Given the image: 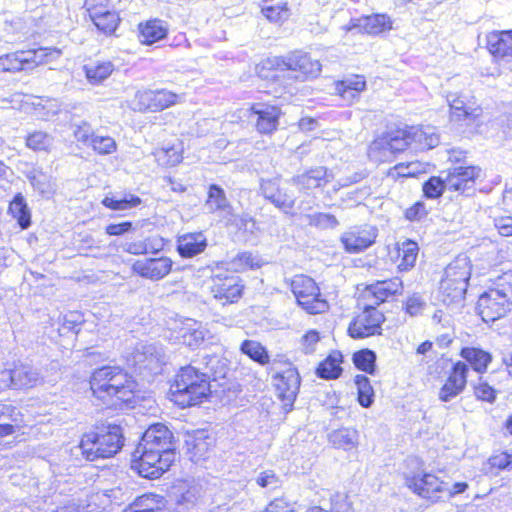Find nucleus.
Returning a JSON list of instances; mask_svg holds the SVG:
<instances>
[{"label":"nucleus","instance_id":"1","mask_svg":"<svg viewBox=\"0 0 512 512\" xmlns=\"http://www.w3.org/2000/svg\"><path fill=\"white\" fill-rule=\"evenodd\" d=\"M89 383L93 396L108 408H134L140 399L138 383L120 366L96 368Z\"/></svg>","mask_w":512,"mask_h":512},{"label":"nucleus","instance_id":"2","mask_svg":"<svg viewBox=\"0 0 512 512\" xmlns=\"http://www.w3.org/2000/svg\"><path fill=\"white\" fill-rule=\"evenodd\" d=\"M210 376L194 364L182 367L170 387L172 400L182 408L198 405L210 395Z\"/></svg>","mask_w":512,"mask_h":512},{"label":"nucleus","instance_id":"3","mask_svg":"<svg viewBox=\"0 0 512 512\" xmlns=\"http://www.w3.org/2000/svg\"><path fill=\"white\" fill-rule=\"evenodd\" d=\"M477 309L486 323L495 322L507 315L512 309V270L506 271L495 279L478 298Z\"/></svg>","mask_w":512,"mask_h":512},{"label":"nucleus","instance_id":"4","mask_svg":"<svg viewBox=\"0 0 512 512\" xmlns=\"http://www.w3.org/2000/svg\"><path fill=\"white\" fill-rule=\"evenodd\" d=\"M124 444L122 428L117 424H102L85 433L77 447L88 461L109 458L118 453Z\"/></svg>","mask_w":512,"mask_h":512},{"label":"nucleus","instance_id":"5","mask_svg":"<svg viewBox=\"0 0 512 512\" xmlns=\"http://www.w3.org/2000/svg\"><path fill=\"white\" fill-rule=\"evenodd\" d=\"M175 461V447L172 439H168L166 445H148L147 449L142 448L138 443L133 453L132 468L137 473L148 479L160 478Z\"/></svg>","mask_w":512,"mask_h":512},{"label":"nucleus","instance_id":"6","mask_svg":"<svg viewBox=\"0 0 512 512\" xmlns=\"http://www.w3.org/2000/svg\"><path fill=\"white\" fill-rule=\"evenodd\" d=\"M471 265L467 256H458L446 268L440 282L442 301L446 305L461 303L466 295Z\"/></svg>","mask_w":512,"mask_h":512},{"label":"nucleus","instance_id":"7","mask_svg":"<svg viewBox=\"0 0 512 512\" xmlns=\"http://www.w3.org/2000/svg\"><path fill=\"white\" fill-rule=\"evenodd\" d=\"M61 55V49L55 47H39L4 54L0 56V73L30 70L39 65L53 62Z\"/></svg>","mask_w":512,"mask_h":512},{"label":"nucleus","instance_id":"8","mask_svg":"<svg viewBox=\"0 0 512 512\" xmlns=\"http://www.w3.org/2000/svg\"><path fill=\"white\" fill-rule=\"evenodd\" d=\"M414 470L405 472V485L417 496L434 504L443 501V483L435 474L425 471L418 459H411Z\"/></svg>","mask_w":512,"mask_h":512},{"label":"nucleus","instance_id":"9","mask_svg":"<svg viewBox=\"0 0 512 512\" xmlns=\"http://www.w3.org/2000/svg\"><path fill=\"white\" fill-rule=\"evenodd\" d=\"M291 291L298 305L309 314H320L329 309L316 282L308 276L296 275L291 281Z\"/></svg>","mask_w":512,"mask_h":512},{"label":"nucleus","instance_id":"10","mask_svg":"<svg viewBox=\"0 0 512 512\" xmlns=\"http://www.w3.org/2000/svg\"><path fill=\"white\" fill-rule=\"evenodd\" d=\"M385 322L383 311L377 308L372 302L366 304L363 310L350 322L348 334L354 339L380 335L382 324Z\"/></svg>","mask_w":512,"mask_h":512},{"label":"nucleus","instance_id":"11","mask_svg":"<svg viewBox=\"0 0 512 512\" xmlns=\"http://www.w3.org/2000/svg\"><path fill=\"white\" fill-rule=\"evenodd\" d=\"M404 135L401 129H397L376 138L368 148L370 160L378 163L391 161L396 153L406 149Z\"/></svg>","mask_w":512,"mask_h":512},{"label":"nucleus","instance_id":"12","mask_svg":"<svg viewBox=\"0 0 512 512\" xmlns=\"http://www.w3.org/2000/svg\"><path fill=\"white\" fill-rule=\"evenodd\" d=\"M277 66L281 71H290L295 75L289 78L304 81L308 78H316L321 72V64L318 60H314L309 54L302 51H295L277 61Z\"/></svg>","mask_w":512,"mask_h":512},{"label":"nucleus","instance_id":"13","mask_svg":"<svg viewBox=\"0 0 512 512\" xmlns=\"http://www.w3.org/2000/svg\"><path fill=\"white\" fill-rule=\"evenodd\" d=\"M132 362L140 374L156 375L162 371L166 357L162 346L156 343H140L132 354Z\"/></svg>","mask_w":512,"mask_h":512},{"label":"nucleus","instance_id":"14","mask_svg":"<svg viewBox=\"0 0 512 512\" xmlns=\"http://www.w3.org/2000/svg\"><path fill=\"white\" fill-rule=\"evenodd\" d=\"M273 381L277 395L283 403L284 411L286 413L290 412L293 409L301 383L297 368L289 365L286 370L276 373L273 376Z\"/></svg>","mask_w":512,"mask_h":512},{"label":"nucleus","instance_id":"15","mask_svg":"<svg viewBox=\"0 0 512 512\" xmlns=\"http://www.w3.org/2000/svg\"><path fill=\"white\" fill-rule=\"evenodd\" d=\"M447 101L450 107V122L460 128L476 124L482 115V108L466 101L463 96L449 94Z\"/></svg>","mask_w":512,"mask_h":512},{"label":"nucleus","instance_id":"16","mask_svg":"<svg viewBox=\"0 0 512 512\" xmlns=\"http://www.w3.org/2000/svg\"><path fill=\"white\" fill-rule=\"evenodd\" d=\"M244 284L235 274H217L213 277L211 292L222 305L233 304L243 295Z\"/></svg>","mask_w":512,"mask_h":512},{"label":"nucleus","instance_id":"17","mask_svg":"<svg viewBox=\"0 0 512 512\" xmlns=\"http://www.w3.org/2000/svg\"><path fill=\"white\" fill-rule=\"evenodd\" d=\"M378 229L372 225L353 226L345 231L340 241L348 253H360L371 247L377 238Z\"/></svg>","mask_w":512,"mask_h":512},{"label":"nucleus","instance_id":"18","mask_svg":"<svg viewBox=\"0 0 512 512\" xmlns=\"http://www.w3.org/2000/svg\"><path fill=\"white\" fill-rule=\"evenodd\" d=\"M468 372L469 367L465 362L453 363L445 383L439 390L438 399L442 402H450L463 393L467 386Z\"/></svg>","mask_w":512,"mask_h":512},{"label":"nucleus","instance_id":"19","mask_svg":"<svg viewBox=\"0 0 512 512\" xmlns=\"http://www.w3.org/2000/svg\"><path fill=\"white\" fill-rule=\"evenodd\" d=\"M405 134L406 149L415 151L430 150L438 146L440 137L433 126H410L401 129Z\"/></svg>","mask_w":512,"mask_h":512},{"label":"nucleus","instance_id":"20","mask_svg":"<svg viewBox=\"0 0 512 512\" xmlns=\"http://www.w3.org/2000/svg\"><path fill=\"white\" fill-rule=\"evenodd\" d=\"M281 114L280 107L276 105L256 103L251 107L250 119L260 134L270 135L277 130Z\"/></svg>","mask_w":512,"mask_h":512},{"label":"nucleus","instance_id":"21","mask_svg":"<svg viewBox=\"0 0 512 512\" xmlns=\"http://www.w3.org/2000/svg\"><path fill=\"white\" fill-rule=\"evenodd\" d=\"M1 381L4 386L13 389L31 388L40 381L39 371L29 364H20L13 369L1 371Z\"/></svg>","mask_w":512,"mask_h":512},{"label":"nucleus","instance_id":"22","mask_svg":"<svg viewBox=\"0 0 512 512\" xmlns=\"http://www.w3.org/2000/svg\"><path fill=\"white\" fill-rule=\"evenodd\" d=\"M481 169L476 166H458L449 171L445 181L448 190L458 191L467 196L474 193L475 180Z\"/></svg>","mask_w":512,"mask_h":512},{"label":"nucleus","instance_id":"23","mask_svg":"<svg viewBox=\"0 0 512 512\" xmlns=\"http://www.w3.org/2000/svg\"><path fill=\"white\" fill-rule=\"evenodd\" d=\"M332 179L333 175L328 172L326 167L317 166L295 175L290 181L298 188L299 192L308 195L312 190L324 187Z\"/></svg>","mask_w":512,"mask_h":512},{"label":"nucleus","instance_id":"24","mask_svg":"<svg viewBox=\"0 0 512 512\" xmlns=\"http://www.w3.org/2000/svg\"><path fill=\"white\" fill-rule=\"evenodd\" d=\"M260 189L263 197L277 208L287 212L295 205V196L281 187L279 178L262 179Z\"/></svg>","mask_w":512,"mask_h":512},{"label":"nucleus","instance_id":"25","mask_svg":"<svg viewBox=\"0 0 512 512\" xmlns=\"http://www.w3.org/2000/svg\"><path fill=\"white\" fill-rule=\"evenodd\" d=\"M172 265L173 262L170 258L161 256L137 260L132 268L141 277L157 281L169 274Z\"/></svg>","mask_w":512,"mask_h":512},{"label":"nucleus","instance_id":"26","mask_svg":"<svg viewBox=\"0 0 512 512\" xmlns=\"http://www.w3.org/2000/svg\"><path fill=\"white\" fill-rule=\"evenodd\" d=\"M358 28L367 34L378 35L392 28L391 18L386 14H372L351 19L348 30Z\"/></svg>","mask_w":512,"mask_h":512},{"label":"nucleus","instance_id":"27","mask_svg":"<svg viewBox=\"0 0 512 512\" xmlns=\"http://www.w3.org/2000/svg\"><path fill=\"white\" fill-rule=\"evenodd\" d=\"M207 238L202 232L186 233L177 239V252L183 258H192L204 252Z\"/></svg>","mask_w":512,"mask_h":512},{"label":"nucleus","instance_id":"28","mask_svg":"<svg viewBox=\"0 0 512 512\" xmlns=\"http://www.w3.org/2000/svg\"><path fill=\"white\" fill-rule=\"evenodd\" d=\"M89 16L97 29L106 35L113 34L120 22L118 14L102 6L88 8Z\"/></svg>","mask_w":512,"mask_h":512},{"label":"nucleus","instance_id":"29","mask_svg":"<svg viewBox=\"0 0 512 512\" xmlns=\"http://www.w3.org/2000/svg\"><path fill=\"white\" fill-rule=\"evenodd\" d=\"M487 48L496 58H512V30L489 33L487 36Z\"/></svg>","mask_w":512,"mask_h":512},{"label":"nucleus","instance_id":"30","mask_svg":"<svg viewBox=\"0 0 512 512\" xmlns=\"http://www.w3.org/2000/svg\"><path fill=\"white\" fill-rule=\"evenodd\" d=\"M369 291L374 299L372 303L379 306L387 298L397 294H402L403 282L399 277L378 281L369 286Z\"/></svg>","mask_w":512,"mask_h":512},{"label":"nucleus","instance_id":"31","mask_svg":"<svg viewBox=\"0 0 512 512\" xmlns=\"http://www.w3.org/2000/svg\"><path fill=\"white\" fill-rule=\"evenodd\" d=\"M477 373L483 374L487 371L488 365L492 362L490 352L479 347H463L459 354Z\"/></svg>","mask_w":512,"mask_h":512},{"label":"nucleus","instance_id":"32","mask_svg":"<svg viewBox=\"0 0 512 512\" xmlns=\"http://www.w3.org/2000/svg\"><path fill=\"white\" fill-rule=\"evenodd\" d=\"M205 334L206 331L202 328L201 323L188 319L180 328L178 338L184 345L196 348L204 342Z\"/></svg>","mask_w":512,"mask_h":512},{"label":"nucleus","instance_id":"33","mask_svg":"<svg viewBox=\"0 0 512 512\" xmlns=\"http://www.w3.org/2000/svg\"><path fill=\"white\" fill-rule=\"evenodd\" d=\"M343 355L340 351H332L316 369V375L321 379H337L342 374L341 363Z\"/></svg>","mask_w":512,"mask_h":512},{"label":"nucleus","instance_id":"34","mask_svg":"<svg viewBox=\"0 0 512 512\" xmlns=\"http://www.w3.org/2000/svg\"><path fill=\"white\" fill-rule=\"evenodd\" d=\"M188 450L198 459L205 457L208 451L214 446V438L205 430H197L188 436L185 441Z\"/></svg>","mask_w":512,"mask_h":512},{"label":"nucleus","instance_id":"35","mask_svg":"<svg viewBox=\"0 0 512 512\" xmlns=\"http://www.w3.org/2000/svg\"><path fill=\"white\" fill-rule=\"evenodd\" d=\"M397 253L399 258L398 269L401 272H406L415 266L419 254V246L417 242L406 239L401 243H397Z\"/></svg>","mask_w":512,"mask_h":512},{"label":"nucleus","instance_id":"36","mask_svg":"<svg viewBox=\"0 0 512 512\" xmlns=\"http://www.w3.org/2000/svg\"><path fill=\"white\" fill-rule=\"evenodd\" d=\"M90 84L98 85L111 76L115 66L111 61H93L83 67Z\"/></svg>","mask_w":512,"mask_h":512},{"label":"nucleus","instance_id":"37","mask_svg":"<svg viewBox=\"0 0 512 512\" xmlns=\"http://www.w3.org/2000/svg\"><path fill=\"white\" fill-rule=\"evenodd\" d=\"M205 206L210 212H222L230 214L232 207L226 194L219 185L211 184L208 188V197Z\"/></svg>","mask_w":512,"mask_h":512},{"label":"nucleus","instance_id":"38","mask_svg":"<svg viewBox=\"0 0 512 512\" xmlns=\"http://www.w3.org/2000/svg\"><path fill=\"white\" fill-rule=\"evenodd\" d=\"M168 439H173L172 432L162 423L151 425L144 433L139 443H142V448L147 449L148 445L157 444L166 445Z\"/></svg>","mask_w":512,"mask_h":512},{"label":"nucleus","instance_id":"39","mask_svg":"<svg viewBox=\"0 0 512 512\" xmlns=\"http://www.w3.org/2000/svg\"><path fill=\"white\" fill-rule=\"evenodd\" d=\"M8 212L17 220L21 229H27L31 225V213L24 196L17 193L9 204Z\"/></svg>","mask_w":512,"mask_h":512},{"label":"nucleus","instance_id":"40","mask_svg":"<svg viewBox=\"0 0 512 512\" xmlns=\"http://www.w3.org/2000/svg\"><path fill=\"white\" fill-rule=\"evenodd\" d=\"M358 440V431L352 428L337 429L329 435V441L333 447L345 451L355 448L358 444Z\"/></svg>","mask_w":512,"mask_h":512},{"label":"nucleus","instance_id":"41","mask_svg":"<svg viewBox=\"0 0 512 512\" xmlns=\"http://www.w3.org/2000/svg\"><path fill=\"white\" fill-rule=\"evenodd\" d=\"M141 42L151 45L159 40H162L167 35V29L163 22L158 19L150 20L144 25L139 26Z\"/></svg>","mask_w":512,"mask_h":512},{"label":"nucleus","instance_id":"42","mask_svg":"<svg viewBox=\"0 0 512 512\" xmlns=\"http://www.w3.org/2000/svg\"><path fill=\"white\" fill-rule=\"evenodd\" d=\"M199 365H204V370L202 372H207L210 376V379L217 380L220 378H224L227 372V362L226 359L220 357L216 354H206L202 356L201 361L198 363Z\"/></svg>","mask_w":512,"mask_h":512},{"label":"nucleus","instance_id":"43","mask_svg":"<svg viewBox=\"0 0 512 512\" xmlns=\"http://www.w3.org/2000/svg\"><path fill=\"white\" fill-rule=\"evenodd\" d=\"M242 354L248 356L254 362L264 366L269 363L270 356L267 349L258 341L244 340L240 345Z\"/></svg>","mask_w":512,"mask_h":512},{"label":"nucleus","instance_id":"44","mask_svg":"<svg viewBox=\"0 0 512 512\" xmlns=\"http://www.w3.org/2000/svg\"><path fill=\"white\" fill-rule=\"evenodd\" d=\"M262 13L270 22L275 23L283 22L290 16V10L287 3L283 0H272L270 2H266L262 7Z\"/></svg>","mask_w":512,"mask_h":512},{"label":"nucleus","instance_id":"45","mask_svg":"<svg viewBox=\"0 0 512 512\" xmlns=\"http://www.w3.org/2000/svg\"><path fill=\"white\" fill-rule=\"evenodd\" d=\"M132 504L142 512H163L166 500L161 495L148 493L136 498Z\"/></svg>","mask_w":512,"mask_h":512},{"label":"nucleus","instance_id":"46","mask_svg":"<svg viewBox=\"0 0 512 512\" xmlns=\"http://www.w3.org/2000/svg\"><path fill=\"white\" fill-rule=\"evenodd\" d=\"M376 353L370 349H362L353 354L352 360L355 367L368 374H374L376 370Z\"/></svg>","mask_w":512,"mask_h":512},{"label":"nucleus","instance_id":"47","mask_svg":"<svg viewBox=\"0 0 512 512\" xmlns=\"http://www.w3.org/2000/svg\"><path fill=\"white\" fill-rule=\"evenodd\" d=\"M355 384L357 386L359 404L364 408L370 407L374 402V390L369 378L365 375H357L355 377Z\"/></svg>","mask_w":512,"mask_h":512},{"label":"nucleus","instance_id":"48","mask_svg":"<svg viewBox=\"0 0 512 512\" xmlns=\"http://www.w3.org/2000/svg\"><path fill=\"white\" fill-rule=\"evenodd\" d=\"M53 144V137L44 131H34L26 137V145L34 151H47Z\"/></svg>","mask_w":512,"mask_h":512},{"label":"nucleus","instance_id":"49","mask_svg":"<svg viewBox=\"0 0 512 512\" xmlns=\"http://www.w3.org/2000/svg\"><path fill=\"white\" fill-rule=\"evenodd\" d=\"M98 155H110L117 151V143L114 138L107 135L96 134L89 145Z\"/></svg>","mask_w":512,"mask_h":512},{"label":"nucleus","instance_id":"50","mask_svg":"<svg viewBox=\"0 0 512 512\" xmlns=\"http://www.w3.org/2000/svg\"><path fill=\"white\" fill-rule=\"evenodd\" d=\"M152 112L164 110L177 101V95L171 91L162 89L152 91Z\"/></svg>","mask_w":512,"mask_h":512},{"label":"nucleus","instance_id":"51","mask_svg":"<svg viewBox=\"0 0 512 512\" xmlns=\"http://www.w3.org/2000/svg\"><path fill=\"white\" fill-rule=\"evenodd\" d=\"M71 128L74 138L87 147H89L94 136L97 134L93 130L91 124L86 121H81L80 123H72Z\"/></svg>","mask_w":512,"mask_h":512},{"label":"nucleus","instance_id":"52","mask_svg":"<svg viewBox=\"0 0 512 512\" xmlns=\"http://www.w3.org/2000/svg\"><path fill=\"white\" fill-rule=\"evenodd\" d=\"M447 189L446 181L440 177H430L423 184V194L428 199H437Z\"/></svg>","mask_w":512,"mask_h":512},{"label":"nucleus","instance_id":"53","mask_svg":"<svg viewBox=\"0 0 512 512\" xmlns=\"http://www.w3.org/2000/svg\"><path fill=\"white\" fill-rule=\"evenodd\" d=\"M152 90H139L129 102V107L138 112L152 111Z\"/></svg>","mask_w":512,"mask_h":512},{"label":"nucleus","instance_id":"54","mask_svg":"<svg viewBox=\"0 0 512 512\" xmlns=\"http://www.w3.org/2000/svg\"><path fill=\"white\" fill-rule=\"evenodd\" d=\"M226 216H229L227 223L234 226L239 231L253 233L256 228L255 221L248 214L235 215L231 211L230 214Z\"/></svg>","mask_w":512,"mask_h":512},{"label":"nucleus","instance_id":"55","mask_svg":"<svg viewBox=\"0 0 512 512\" xmlns=\"http://www.w3.org/2000/svg\"><path fill=\"white\" fill-rule=\"evenodd\" d=\"M27 178L32 187L41 194L50 191L49 177L46 173L39 169H33L27 174Z\"/></svg>","mask_w":512,"mask_h":512},{"label":"nucleus","instance_id":"56","mask_svg":"<svg viewBox=\"0 0 512 512\" xmlns=\"http://www.w3.org/2000/svg\"><path fill=\"white\" fill-rule=\"evenodd\" d=\"M3 422L22 425L23 415L17 407L11 404L0 403V423Z\"/></svg>","mask_w":512,"mask_h":512},{"label":"nucleus","instance_id":"57","mask_svg":"<svg viewBox=\"0 0 512 512\" xmlns=\"http://www.w3.org/2000/svg\"><path fill=\"white\" fill-rule=\"evenodd\" d=\"M234 265L242 270L261 267V259L252 252H242L234 258Z\"/></svg>","mask_w":512,"mask_h":512},{"label":"nucleus","instance_id":"58","mask_svg":"<svg viewBox=\"0 0 512 512\" xmlns=\"http://www.w3.org/2000/svg\"><path fill=\"white\" fill-rule=\"evenodd\" d=\"M491 468L512 471V452L503 451L493 454L488 460Z\"/></svg>","mask_w":512,"mask_h":512},{"label":"nucleus","instance_id":"59","mask_svg":"<svg viewBox=\"0 0 512 512\" xmlns=\"http://www.w3.org/2000/svg\"><path fill=\"white\" fill-rule=\"evenodd\" d=\"M425 306V301L419 294L416 293L409 296L407 300L403 303L404 311L412 317L422 314Z\"/></svg>","mask_w":512,"mask_h":512},{"label":"nucleus","instance_id":"60","mask_svg":"<svg viewBox=\"0 0 512 512\" xmlns=\"http://www.w3.org/2000/svg\"><path fill=\"white\" fill-rule=\"evenodd\" d=\"M161 247L162 244L159 245V248H155L152 245L151 239L148 238L142 241L127 243L124 247V250L133 255H142L147 254L152 250H159Z\"/></svg>","mask_w":512,"mask_h":512},{"label":"nucleus","instance_id":"61","mask_svg":"<svg viewBox=\"0 0 512 512\" xmlns=\"http://www.w3.org/2000/svg\"><path fill=\"white\" fill-rule=\"evenodd\" d=\"M428 214L425 203L422 201L415 202L411 207L407 208L404 212V217L408 221H420Z\"/></svg>","mask_w":512,"mask_h":512},{"label":"nucleus","instance_id":"62","mask_svg":"<svg viewBox=\"0 0 512 512\" xmlns=\"http://www.w3.org/2000/svg\"><path fill=\"white\" fill-rule=\"evenodd\" d=\"M474 394L477 399L493 403L496 400V391L486 382H480L474 387Z\"/></svg>","mask_w":512,"mask_h":512},{"label":"nucleus","instance_id":"63","mask_svg":"<svg viewBox=\"0 0 512 512\" xmlns=\"http://www.w3.org/2000/svg\"><path fill=\"white\" fill-rule=\"evenodd\" d=\"M494 225L499 234L505 237L512 236V216L500 215L494 217Z\"/></svg>","mask_w":512,"mask_h":512},{"label":"nucleus","instance_id":"64","mask_svg":"<svg viewBox=\"0 0 512 512\" xmlns=\"http://www.w3.org/2000/svg\"><path fill=\"white\" fill-rule=\"evenodd\" d=\"M293 505L285 498L272 500L261 512H293Z\"/></svg>","mask_w":512,"mask_h":512}]
</instances>
